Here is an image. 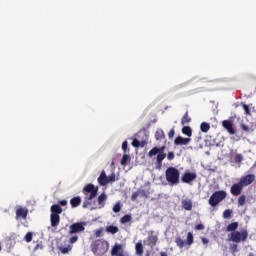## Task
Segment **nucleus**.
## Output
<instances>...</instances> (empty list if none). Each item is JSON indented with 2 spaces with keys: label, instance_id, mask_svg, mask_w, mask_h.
<instances>
[{
  "label": "nucleus",
  "instance_id": "obj_13",
  "mask_svg": "<svg viewBox=\"0 0 256 256\" xmlns=\"http://www.w3.org/2000/svg\"><path fill=\"white\" fill-rule=\"evenodd\" d=\"M222 127H224L226 129V131L229 133V135H235L236 130L233 127V122L231 120H223Z\"/></svg>",
  "mask_w": 256,
  "mask_h": 256
},
{
  "label": "nucleus",
  "instance_id": "obj_49",
  "mask_svg": "<svg viewBox=\"0 0 256 256\" xmlns=\"http://www.w3.org/2000/svg\"><path fill=\"white\" fill-rule=\"evenodd\" d=\"M169 139H172V137H175V129H171L168 133Z\"/></svg>",
  "mask_w": 256,
  "mask_h": 256
},
{
  "label": "nucleus",
  "instance_id": "obj_48",
  "mask_svg": "<svg viewBox=\"0 0 256 256\" xmlns=\"http://www.w3.org/2000/svg\"><path fill=\"white\" fill-rule=\"evenodd\" d=\"M70 249H71V247H64L61 249V253H63V255H65V254L69 253Z\"/></svg>",
  "mask_w": 256,
  "mask_h": 256
},
{
  "label": "nucleus",
  "instance_id": "obj_45",
  "mask_svg": "<svg viewBox=\"0 0 256 256\" xmlns=\"http://www.w3.org/2000/svg\"><path fill=\"white\" fill-rule=\"evenodd\" d=\"M132 146L133 147H141V142H139V140H137V139H134L132 141Z\"/></svg>",
  "mask_w": 256,
  "mask_h": 256
},
{
  "label": "nucleus",
  "instance_id": "obj_14",
  "mask_svg": "<svg viewBox=\"0 0 256 256\" xmlns=\"http://www.w3.org/2000/svg\"><path fill=\"white\" fill-rule=\"evenodd\" d=\"M29 215V210L27 208L19 207L16 210V219H27Z\"/></svg>",
  "mask_w": 256,
  "mask_h": 256
},
{
  "label": "nucleus",
  "instance_id": "obj_35",
  "mask_svg": "<svg viewBox=\"0 0 256 256\" xmlns=\"http://www.w3.org/2000/svg\"><path fill=\"white\" fill-rule=\"evenodd\" d=\"M232 213H233L232 210L226 209V210L223 212V218H224V219H231Z\"/></svg>",
  "mask_w": 256,
  "mask_h": 256
},
{
  "label": "nucleus",
  "instance_id": "obj_21",
  "mask_svg": "<svg viewBox=\"0 0 256 256\" xmlns=\"http://www.w3.org/2000/svg\"><path fill=\"white\" fill-rule=\"evenodd\" d=\"M191 122V116H189V111H186L181 119V125H189Z\"/></svg>",
  "mask_w": 256,
  "mask_h": 256
},
{
  "label": "nucleus",
  "instance_id": "obj_40",
  "mask_svg": "<svg viewBox=\"0 0 256 256\" xmlns=\"http://www.w3.org/2000/svg\"><path fill=\"white\" fill-rule=\"evenodd\" d=\"M77 241H79V236H72V237H70V239H69V243H70L71 245H73V243H77Z\"/></svg>",
  "mask_w": 256,
  "mask_h": 256
},
{
  "label": "nucleus",
  "instance_id": "obj_50",
  "mask_svg": "<svg viewBox=\"0 0 256 256\" xmlns=\"http://www.w3.org/2000/svg\"><path fill=\"white\" fill-rule=\"evenodd\" d=\"M127 147H128V143H127V141H124L122 143V149H123L124 153H127Z\"/></svg>",
  "mask_w": 256,
  "mask_h": 256
},
{
  "label": "nucleus",
  "instance_id": "obj_15",
  "mask_svg": "<svg viewBox=\"0 0 256 256\" xmlns=\"http://www.w3.org/2000/svg\"><path fill=\"white\" fill-rule=\"evenodd\" d=\"M98 183L99 185H101V187H105V185H109L108 176H107V173H105V170H103L100 176L98 177Z\"/></svg>",
  "mask_w": 256,
  "mask_h": 256
},
{
  "label": "nucleus",
  "instance_id": "obj_34",
  "mask_svg": "<svg viewBox=\"0 0 256 256\" xmlns=\"http://www.w3.org/2000/svg\"><path fill=\"white\" fill-rule=\"evenodd\" d=\"M239 243H233V244H231L230 245V251L232 252V253H237L238 251H239Z\"/></svg>",
  "mask_w": 256,
  "mask_h": 256
},
{
  "label": "nucleus",
  "instance_id": "obj_16",
  "mask_svg": "<svg viewBox=\"0 0 256 256\" xmlns=\"http://www.w3.org/2000/svg\"><path fill=\"white\" fill-rule=\"evenodd\" d=\"M105 201H107V194H100L97 198L98 207H95L94 209H103V207H105Z\"/></svg>",
  "mask_w": 256,
  "mask_h": 256
},
{
  "label": "nucleus",
  "instance_id": "obj_22",
  "mask_svg": "<svg viewBox=\"0 0 256 256\" xmlns=\"http://www.w3.org/2000/svg\"><path fill=\"white\" fill-rule=\"evenodd\" d=\"M106 231L107 233H111V235H115V233H119V227L110 225L106 227Z\"/></svg>",
  "mask_w": 256,
  "mask_h": 256
},
{
  "label": "nucleus",
  "instance_id": "obj_17",
  "mask_svg": "<svg viewBox=\"0 0 256 256\" xmlns=\"http://www.w3.org/2000/svg\"><path fill=\"white\" fill-rule=\"evenodd\" d=\"M189 143H191V138L178 136L174 140V145H189Z\"/></svg>",
  "mask_w": 256,
  "mask_h": 256
},
{
  "label": "nucleus",
  "instance_id": "obj_36",
  "mask_svg": "<svg viewBox=\"0 0 256 256\" xmlns=\"http://www.w3.org/2000/svg\"><path fill=\"white\" fill-rule=\"evenodd\" d=\"M243 161V154H236L234 156V162L241 163Z\"/></svg>",
  "mask_w": 256,
  "mask_h": 256
},
{
  "label": "nucleus",
  "instance_id": "obj_20",
  "mask_svg": "<svg viewBox=\"0 0 256 256\" xmlns=\"http://www.w3.org/2000/svg\"><path fill=\"white\" fill-rule=\"evenodd\" d=\"M239 228V222H232L226 227L228 233H233Z\"/></svg>",
  "mask_w": 256,
  "mask_h": 256
},
{
  "label": "nucleus",
  "instance_id": "obj_33",
  "mask_svg": "<svg viewBox=\"0 0 256 256\" xmlns=\"http://www.w3.org/2000/svg\"><path fill=\"white\" fill-rule=\"evenodd\" d=\"M24 241L31 243V241H33V232H28L24 237Z\"/></svg>",
  "mask_w": 256,
  "mask_h": 256
},
{
  "label": "nucleus",
  "instance_id": "obj_25",
  "mask_svg": "<svg viewBox=\"0 0 256 256\" xmlns=\"http://www.w3.org/2000/svg\"><path fill=\"white\" fill-rule=\"evenodd\" d=\"M183 135H186L187 137H191L193 135V130L189 126H184L182 128Z\"/></svg>",
  "mask_w": 256,
  "mask_h": 256
},
{
  "label": "nucleus",
  "instance_id": "obj_30",
  "mask_svg": "<svg viewBox=\"0 0 256 256\" xmlns=\"http://www.w3.org/2000/svg\"><path fill=\"white\" fill-rule=\"evenodd\" d=\"M99 247H101L100 240H96L94 244L92 245V251L93 253H99Z\"/></svg>",
  "mask_w": 256,
  "mask_h": 256
},
{
  "label": "nucleus",
  "instance_id": "obj_1",
  "mask_svg": "<svg viewBox=\"0 0 256 256\" xmlns=\"http://www.w3.org/2000/svg\"><path fill=\"white\" fill-rule=\"evenodd\" d=\"M82 193L85 195L83 202V209H87L91 205V200L97 197L99 193V187H95L93 184H86L82 190Z\"/></svg>",
  "mask_w": 256,
  "mask_h": 256
},
{
  "label": "nucleus",
  "instance_id": "obj_32",
  "mask_svg": "<svg viewBox=\"0 0 256 256\" xmlns=\"http://www.w3.org/2000/svg\"><path fill=\"white\" fill-rule=\"evenodd\" d=\"M132 217L130 214H126L124 215L121 219H120V223H129L131 221Z\"/></svg>",
  "mask_w": 256,
  "mask_h": 256
},
{
  "label": "nucleus",
  "instance_id": "obj_3",
  "mask_svg": "<svg viewBox=\"0 0 256 256\" xmlns=\"http://www.w3.org/2000/svg\"><path fill=\"white\" fill-rule=\"evenodd\" d=\"M249 239V231L242 229L241 231H234L228 234V241L232 243H245Z\"/></svg>",
  "mask_w": 256,
  "mask_h": 256
},
{
  "label": "nucleus",
  "instance_id": "obj_51",
  "mask_svg": "<svg viewBox=\"0 0 256 256\" xmlns=\"http://www.w3.org/2000/svg\"><path fill=\"white\" fill-rule=\"evenodd\" d=\"M103 233V230H96L95 235L96 237H101V234Z\"/></svg>",
  "mask_w": 256,
  "mask_h": 256
},
{
  "label": "nucleus",
  "instance_id": "obj_41",
  "mask_svg": "<svg viewBox=\"0 0 256 256\" xmlns=\"http://www.w3.org/2000/svg\"><path fill=\"white\" fill-rule=\"evenodd\" d=\"M241 130L245 131L246 133H249L250 129L249 126H247V124H240Z\"/></svg>",
  "mask_w": 256,
  "mask_h": 256
},
{
  "label": "nucleus",
  "instance_id": "obj_6",
  "mask_svg": "<svg viewBox=\"0 0 256 256\" xmlns=\"http://www.w3.org/2000/svg\"><path fill=\"white\" fill-rule=\"evenodd\" d=\"M180 173L175 167H168L166 170V181L170 185H177L179 183Z\"/></svg>",
  "mask_w": 256,
  "mask_h": 256
},
{
  "label": "nucleus",
  "instance_id": "obj_8",
  "mask_svg": "<svg viewBox=\"0 0 256 256\" xmlns=\"http://www.w3.org/2000/svg\"><path fill=\"white\" fill-rule=\"evenodd\" d=\"M255 182V174H248L246 176H242L239 180V183L242 187H249L252 183Z\"/></svg>",
  "mask_w": 256,
  "mask_h": 256
},
{
  "label": "nucleus",
  "instance_id": "obj_2",
  "mask_svg": "<svg viewBox=\"0 0 256 256\" xmlns=\"http://www.w3.org/2000/svg\"><path fill=\"white\" fill-rule=\"evenodd\" d=\"M50 223L51 227H59V223H61V213H63V208L59 206V204H53L50 208Z\"/></svg>",
  "mask_w": 256,
  "mask_h": 256
},
{
  "label": "nucleus",
  "instance_id": "obj_4",
  "mask_svg": "<svg viewBox=\"0 0 256 256\" xmlns=\"http://www.w3.org/2000/svg\"><path fill=\"white\" fill-rule=\"evenodd\" d=\"M148 155L149 157H155V155H157V167L161 169V167H163V160L165 159V157H167V154H165V146H162L160 148H152L149 151Z\"/></svg>",
  "mask_w": 256,
  "mask_h": 256
},
{
  "label": "nucleus",
  "instance_id": "obj_29",
  "mask_svg": "<svg viewBox=\"0 0 256 256\" xmlns=\"http://www.w3.org/2000/svg\"><path fill=\"white\" fill-rule=\"evenodd\" d=\"M175 243L180 249H183L185 247V241L181 239V236L176 237Z\"/></svg>",
  "mask_w": 256,
  "mask_h": 256
},
{
  "label": "nucleus",
  "instance_id": "obj_7",
  "mask_svg": "<svg viewBox=\"0 0 256 256\" xmlns=\"http://www.w3.org/2000/svg\"><path fill=\"white\" fill-rule=\"evenodd\" d=\"M85 227H87V222H75L69 226V235H77L79 233L85 232Z\"/></svg>",
  "mask_w": 256,
  "mask_h": 256
},
{
  "label": "nucleus",
  "instance_id": "obj_19",
  "mask_svg": "<svg viewBox=\"0 0 256 256\" xmlns=\"http://www.w3.org/2000/svg\"><path fill=\"white\" fill-rule=\"evenodd\" d=\"M70 205L72 209H75L81 205V197L75 196L70 200Z\"/></svg>",
  "mask_w": 256,
  "mask_h": 256
},
{
  "label": "nucleus",
  "instance_id": "obj_47",
  "mask_svg": "<svg viewBox=\"0 0 256 256\" xmlns=\"http://www.w3.org/2000/svg\"><path fill=\"white\" fill-rule=\"evenodd\" d=\"M59 207H67V200H60L58 202Z\"/></svg>",
  "mask_w": 256,
  "mask_h": 256
},
{
  "label": "nucleus",
  "instance_id": "obj_18",
  "mask_svg": "<svg viewBox=\"0 0 256 256\" xmlns=\"http://www.w3.org/2000/svg\"><path fill=\"white\" fill-rule=\"evenodd\" d=\"M182 207L185 211H191L193 209V202L191 199H184L182 200Z\"/></svg>",
  "mask_w": 256,
  "mask_h": 256
},
{
  "label": "nucleus",
  "instance_id": "obj_10",
  "mask_svg": "<svg viewBox=\"0 0 256 256\" xmlns=\"http://www.w3.org/2000/svg\"><path fill=\"white\" fill-rule=\"evenodd\" d=\"M157 241H159V237L157 236V234H155V231L151 230L148 233V237H147V245L148 247H155L157 245Z\"/></svg>",
  "mask_w": 256,
  "mask_h": 256
},
{
  "label": "nucleus",
  "instance_id": "obj_43",
  "mask_svg": "<svg viewBox=\"0 0 256 256\" xmlns=\"http://www.w3.org/2000/svg\"><path fill=\"white\" fill-rule=\"evenodd\" d=\"M108 183H115V173L108 176Z\"/></svg>",
  "mask_w": 256,
  "mask_h": 256
},
{
  "label": "nucleus",
  "instance_id": "obj_12",
  "mask_svg": "<svg viewBox=\"0 0 256 256\" xmlns=\"http://www.w3.org/2000/svg\"><path fill=\"white\" fill-rule=\"evenodd\" d=\"M197 179V174L195 172H185L182 177V183H191V181H195Z\"/></svg>",
  "mask_w": 256,
  "mask_h": 256
},
{
  "label": "nucleus",
  "instance_id": "obj_31",
  "mask_svg": "<svg viewBox=\"0 0 256 256\" xmlns=\"http://www.w3.org/2000/svg\"><path fill=\"white\" fill-rule=\"evenodd\" d=\"M194 243V238H193V233L188 232L187 233V239H186V245H193Z\"/></svg>",
  "mask_w": 256,
  "mask_h": 256
},
{
  "label": "nucleus",
  "instance_id": "obj_27",
  "mask_svg": "<svg viewBox=\"0 0 256 256\" xmlns=\"http://www.w3.org/2000/svg\"><path fill=\"white\" fill-rule=\"evenodd\" d=\"M135 251L136 255L143 256V244L141 242H138L135 245Z\"/></svg>",
  "mask_w": 256,
  "mask_h": 256
},
{
  "label": "nucleus",
  "instance_id": "obj_5",
  "mask_svg": "<svg viewBox=\"0 0 256 256\" xmlns=\"http://www.w3.org/2000/svg\"><path fill=\"white\" fill-rule=\"evenodd\" d=\"M227 199V192L224 190L215 191L209 198L208 203L210 207H217L219 203Z\"/></svg>",
  "mask_w": 256,
  "mask_h": 256
},
{
  "label": "nucleus",
  "instance_id": "obj_24",
  "mask_svg": "<svg viewBox=\"0 0 256 256\" xmlns=\"http://www.w3.org/2000/svg\"><path fill=\"white\" fill-rule=\"evenodd\" d=\"M138 194H139L140 197H144V199H149V196L151 195V192H149V190L139 189Z\"/></svg>",
  "mask_w": 256,
  "mask_h": 256
},
{
  "label": "nucleus",
  "instance_id": "obj_44",
  "mask_svg": "<svg viewBox=\"0 0 256 256\" xmlns=\"http://www.w3.org/2000/svg\"><path fill=\"white\" fill-rule=\"evenodd\" d=\"M167 159H168V161H173V159H175V153L169 152L167 154Z\"/></svg>",
  "mask_w": 256,
  "mask_h": 256
},
{
  "label": "nucleus",
  "instance_id": "obj_11",
  "mask_svg": "<svg viewBox=\"0 0 256 256\" xmlns=\"http://www.w3.org/2000/svg\"><path fill=\"white\" fill-rule=\"evenodd\" d=\"M230 193L233 195V197H239L241 193H243V186L240 182L234 183L230 188Z\"/></svg>",
  "mask_w": 256,
  "mask_h": 256
},
{
  "label": "nucleus",
  "instance_id": "obj_53",
  "mask_svg": "<svg viewBox=\"0 0 256 256\" xmlns=\"http://www.w3.org/2000/svg\"><path fill=\"white\" fill-rule=\"evenodd\" d=\"M160 256H168L166 252H161Z\"/></svg>",
  "mask_w": 256,
  "mask_h": 256
},
{
  "label": "nucleus",
  "instance_id": "obj_23",
  "mask_svg": "<svg viewBox=\"0 0 256 256\" xmlns=\"http://www.w3.org/2000/svg\"><path fill=\"white\" fill-rule=\"evenodd\" d=\"M209 129H211V125L207 122H202L200 125V130L202 133H209Z\"/></svg>",
  "mask_w": 256,
  "mask_h": 256
},
{
  "label": "nucleus",
  "instance_id": "obj_38",
  "mask_svg": "<svg viewBox=\"0 0 256 256\" xmlns=\"http://www.w3.org/2000/svg\"><path fill=\"white\" fill-rule=\"evenodd\" d=\"M121 211V203L118 202L113 206V212L114 213H119Z\"/></svg>",
  "mask_w": 256,
  "mask_h": 256
},
{
  "label": "nucleus",
  "instance_id": "obj_9",
  "mask_svg": "<svg viewBox=\"0 0 256 256\" xmlns=\"http://www.w3.org/2000/svg\"><path fill=\"white\" fill-rule=\"evenodd\" d=\"M111 255L112 256H131L129 252H125L123 250V246L121 244H116L112 247Z\"/></svg>",
  "mask_w": 256,
  "mask_h": 256
},
{
  "label": "nucleus",
  "instance_id": "obj_37",
  "mask_svg": "<svg viewBox=\"0 0 256 256\" xmlns=\"http://www.w3.org/2000/svg\"><path fill=\"white\" fill-rule=\"evenodd\" d=\"M129 155H127V154H124L123 155V157H122V159H121V165H127V163H128V161H129Z\"/></svg>",
  "mask_w": 256,
  "mask_h": 256
},
{
  "label": "nucleus",
  "instance_id": "obj_52",
  "mask_svg": "<svg viewBox=\"0 0 256 256\" xmlns=\"http://www.w3.org/2000/svg\"><path fill=\"white\" fill-rule=\"evenodd\" d=\"M202 243H203L204 245H207V244L209 243V239H207V238H202Z\"/></svg>",
  "mask_w": 256,
  "mask_h": 256
},
{
  "label": "nucleus",
  "instance_id": "obj_46",
  "mask_svg": "<svg viewBox=\"0 0 256 256\" xmlns=\"http://www.w3.org/2000/svg\"><path fill=\"white\" fill-rule=\"evenodd\" d=\"M203 229H205V226L203 224H197L195 226L196 231H203Z\"/></svg>",
  "mask_w": 256,
  "mask_h": 256
},
{
  "label": "nucleus",
  "instance_id": "obj_26",
  "mask_svg": "<svg viewBox=\"0 0 256 256\" xmlns=\"http://www.w3.org/2000/svg\"><path fill=\"white\" fill-rule=\"evenodd\" d=\"M247 203V196L245 194H242L238 198V207H243Z\"/></svg>",
  "mask_w": 256,
  "mask_h": 256
},
{
  "label": "nucleus",
  "instance_id": "obj_42",
  "mask_svg": "<svg viewBox=\"0 0 256 256\" xmlns=\"http://www.w3.org/2000/svg\"><path fill=\"white\" fill-rule=\"evenodd\" d=\"M138 197H140V196H139V192H138V191L133 192V193H132V196H131V200H132V201H137Z\"/></svg>",
  "mask_w": 256,
  "mask_h": 256
},
{
  "label": "nucleus",
  "instance_id": "obj_39",
  "mask_svg": "<svg viewBox=\"0 0 256 256\" xmlns=\"http://www.w3.org/2000/svg\"><path fill=\"white\" fill-rule=\"evenodd\" d=\"M242 107H243L246 115H251V109L249 108V105L243 104Z\"/></svg>",
  "mask_w": 256,
  "mask_h": 256
},
{
  "label": "nucleus",
  "instance_id": "obj_28",
  "mask_svg": "<svg viewBox=\"0 0 256 256\" xmlns=\"http://www.w3.org/2000/svg\"><path fill=\"white\" fill-rule=\"evenodd\" d=\"M155 139L157 141H162V139H165V132H163V130H157L155 133Z\"/></svg>",
  "mask_w": 256,
  "mask_h": 256
}]
</instances>
